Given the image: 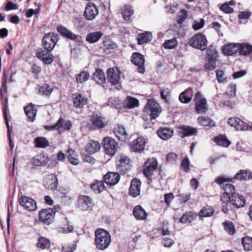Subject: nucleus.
<instances>
[{"instance_id": "nucleus-48", "label": "nucleus", "mask_w": 252, "mask_h": 252, "mask_svg": "<svg viewBox=\"0 0 252 252\" xmlns=\"http://www.w3.org/2000/svg\"><path fill=\"white\" fill-rule=\"evenodd\" d=\"M225 231L229 235H233L235 232V229L233 223L228 220H226L222 223Z\"/></svg>"}, {"instance_id": "nucleus-27", "label": "nucleus", "mask_w": 252, "mask_h": 252, "mask_svg": "<svg viewBox=\"0 0 252 252\" xmlns=\"http://www.w3.org/2000/svg\"><path fill=\"white\" fill-rule=\"evenodd\" d=\"M133 214L137 220H144L147 216L145 210L140 205H137L134 208Z\"/></svg>"}, {"instance_id": "nucleus-59", "label": "nucleus", "mask_w": 252, "mask_h": 252, "mask_svg": "<svg viewBox=\"0 0 252 252\" xmlns=\"http://www.w3.org/2000/svg\"><path fill=\"white\" fill-rule=\"evenodd\" d=\"M207 57L206 58L211 59L212 58L213 59H217L218 57V53L216 50V49L214 47H210L207 52Z\"/></svg>"}, {"instance_id": "nucleus-5", "label": "nucleus", "mask_w": 252, "mask_h": 252, "mask_svg": "<svg viewBox=\"0 0 252 252\" xmlns=\"http://www.w3.org/2000/svg\"><path fill=\"white\" fill-rule=\"evenodd\" d=\"M195 110L199 114L205 113L208 110L206 99L202 97V93L197 92L195 94Z\"/></svg>"}, {"instance_id": "nucleus-50", "label": "nucleus", "mask_w": 252, "mask_h": 252, "mask_svg": "<svg viewBox=\"0 0 252 252\" xmlns=\"http://www.w3.org/2000/svg\"><path fill=\"white\" fill-rule=\"evenodd\" d=\"M242 244L244 249L246 251L252 250V238L249 236L244 237L242 239Z\"/></svg>"}, {"instance_id": "nucleus-10", "label": "nucleus", "mask_w": 252, "mask_h": 252, "mask_svg": "<svg viewBox=\"0 0 252 252\" xmlns=\"http://www.w3.org/2000/svg\"><path fill=\"white\" fill-rule=\"evenodd\" d=\"M224 193L221 196V201L223 203H228L231 197L236 194L235 188L230 183H226L223 186Z\"/></svg>"}, {"instance_id": "nucleus-12", "label": "nucleus", "mask_w": 252, "mask_h": 252, "mask_svg": "<svg viewBox=\"0 0 252 252\" xmlns=\"http://www.w3.org/2000/svg\"><path fill=\"white\" fill-rule=\"evenodd\" d=\"M20 205L30 212L34 211L37 209L36 201L31 197L22 196L19 200Z\"/></svg>"}, {"instance_id": "nucleus-60", "label": "nucleus", "mask_w": 252, "mask_h": 252, "mask_svg": "<svg viewBox=\"0 0 252 252\" xmlns=\"http://www.w3.org/2000/svg\"><path fill=\"white\" fill-rule=\"evenodd\" d=\"M216 77L219 83H224L226 81V78L225 77L224 72L222 70L217 71Z\"/></svg>"}, {"instance_id": "nucleus-41", "label": "nucleus", "mask_w": 252, "mask_h": 252, "mask_svg": "<svg viewBox=\"0 0 252 252\" xmlns=\"http://www.w3.org/2000/svg\"><path fill=\"white\" fill-rule=\"evenodd\" d=\"M239 53L241 55L248 56L252 53V45L244 43L240 44Z\"/></svg>"}, {"instance_id": "nucleus-42", "label": "nucleus", "mask_w": 252, "mask_h": 252, "mask_svg": "<svg viewBox=\"0 0 252 252\" xmlns=\"http://www.w3.org/2000/svg\"><path fill=\"white\" fill-rule=\"evenodd\" d=\"M35 146L37 148H45L49 146V142L44 137H37L34 140Z\"/></svg>"}, {"instance_id": "nucleus-56", "label": "nucleus", "mask_w": 252, "mask_h": 252, "mask_svg": "<svg viewBox=\"0 0 252 252\" xmlns=\"http://www.w3.org/2000/svg\"><path fill=\"white\" fill-rule=\"evenodd\" d=\"M205 24V21L203 19L194 20L192 25V28L193 30L196 31L202 28Z\"/></svg>"}, {"instance_id": "nucleus-47", "label": "nucleus", "mask_w": 252, "mask_h": 252, "mask_svg": "<svg viewBox=\"0 0 252 252\" xmlns=\"http://www.w3.org/2000/svg\"><path fill=\"white\" fill-rule=\"evenodd\" d=\"M181 129L180 133L182 134V137L191 136L197 132L196 128L187 126H183Z\"/></svg>"}, {"instance_id": "nucleus-1", "label": "nucleus", "mask_w": 252, "mask_h": 252, "mask_svg": "<svg viewBox=\"0 0 252 252\" xmlns=\"http://www.w3.org/2000/svg\"><path fill=\"white\" fill-rule=\"evenodd\" d=\"M111 242L109 233L103 229H99L95 232V245L97 249L104 250L108 248Z\"/></svg>"}, {"instance_id": "nucleus-57", "label": "nucleus", "mask_w": 252, "mask_h": 252, "mask_svg": "<svg viewBox=\"0 0 252 252\" xmlns=\"http://www.w3.org/2000/svg\"><path fill=\"white\" fill-rule=\"evenodd\" d=\"M188 15V12L187 10L182 9L180 12V14L177 18V22L179 24H182L186 19Z\"/></svg>"}, {"instance_id": "nucleus-24", "label": "nucleus", "mask_w": 252, "mask_h": 252, "mask_svg": "<svg viewBox=\"0 0 252 252\" xmlns=\"http://www.w3.org/2000/svg\"><path fill=\"white\" fill-rule=\"evenodd\" d=\"M57 130L62 133L65 130H69L72 127V124L69 120H64L61 118L57 123Z\"/></svg>"}, {"instance_id": "nucleus-22", "label": "nucleus", "mask_w": 252, "mask_h": 252, "mask_svg": "<svg viewBox=\"0 0 252 252\" xmlns=\"http://www.w3.org/2000/svg\"><path fill=\"white\" fill-rule=\"evenodd\" d=\"M230 200L228 203H231L232 205L237 208L242 207L245 204V200L244 197L237 193L232 195Z\"/></svg>"}, {"instance_id": "nucleus-20", "label": "nucleus", "mask_w": 252, "mask_h": 252, "mask_svg": "<svg viewBox=\"0 0 252 252\" xmlns=\"http://www.w3.org/2000/svg\"><path fill=\"white\" fill-rule=\"evenodd\" d=\"M140 181L136 178L133 179L130 184L129 187V194L133 197L138 195L140 192Z\"/></svg>"}, {"instance_id": "nucleus-16", "label": "nucleus", "mask_w": 252, "mask_h": 252, "mask_svg": "<svg viewBox=\"0 0 252 252\" xmlns=\"http://www.w3.org/2000/svg\"><path fill=\"white\" fill-rule=\"evenodd\" d=\"M98 14V9L93 3H89L86 6L84 16L88 20L94 19Z\"/></svg>"}, {"instance_id": "nucleus-33", "label": "nucleus", "mask_w": 252, "mask_h": 252, "mask_svg": "<svg viewBox=\"0 0 252 252\" xmlns=\"http://www.w3.org/2000/svg\"><path fill=\"white\" fill-rule=\"evenodd\" d=\"M122 17L125 21H130L131 16L133 14V10L131 6L125 5L121 9Z\"/></svg>"}, {"instance_id": "nucleus-26", "label": "nucleus", "mask_w": 252, "mask_h": 252, "mask_svg": "<svg viewBox=\"0 0 252 252\" xmlns=\"http://www.w3.org/2000/svg\"><path fill=\"white\" fill-rule=\"evenodd\" d=\"M57 29L61 35L67 38H69L71 40H75L78 36V35L74 34L71 31L68 30L65 27L62 26H58Z\"/></svg>"}, {"instance_id": "nucleus-6", "label": "nucleus", "mask_w": 252, "mask_h": 252, "mask_svg": "<svg viewBox=\"0 0 252 252\" xmlns=\"http://www.w3.org/2000/svg\"><path fill=\"white\" fill-rule=\"evenodd\" d=\"M56 211L51 208L43 209L39 212V220L46 224H50L54 221Z\"/></svg>"}, {"instance_id": "nucleus-15", "label": "nucleus", "mask_w": 252, "mask_h": 252, "mask_svg": "<svg viewBox=\"0 0 252 252\" xmlns=\"http://www.w3.org/2000/svg\"><path fill=\"white\" fill-rule=\"evenodd\" d=\"M58 185V179L55 175H48L44 178L43 185L47 189L55 190L57 188Z\"/></svg>"}, {"instance_id": "nucleus-3", "label": "nucleus", "mask_w": 252, "mask_h": 252, "mask_svg": "<svg viewBox=\"0 0 252 252\" xmlns=\"http://www.w3.org/2000/svg\"><path fill=\"white\" fill-rule=\"evenodd\" d=\"M59 39L58 35L54 32L46 33L42 38V46L45 50L52 51L55 48Z\"/></svg>"}, {"instance_id": "nucleus-45", "label": "nucleus", "mask_w": 252, "mask_h": 252, "mask_svg": "<svg viewBox=\"0 0 252 252\" xmlns=\"http://www.w3.org/2000/svg\"><path fill=\"white\" fill-rule=\"evenodd\" d=\"M214 140L217 145L223 147H228L231 143L230 141L224 135L217 136L215 138Z\"/></svg>"}, {"instance_id": "nucleus-4", "label": "nucleus", "mask_w": 252, "mask_h": 252, "mask_svg": "<svg viewBox=\"0 0 252 252\" xmlns=\"http://www.w3.org/2000/svg\"><path fill=\"white\" fill-rule=\"evenodd\" d=\"M144 110L149 114L152 119H155L157 118L161 112L158 103L154 99H149L148 100Z\"/></svg>"}, {"instance_id": "nucleus-31", "label": "nucleus", "mask_w": 252, "mask_h": 252, "mask_svg": "<svg viewBox=\"0 0 252 252\" xmlns=\"http://www.w3.org/2000/svg\"><path fill=\"white\" fill-rule=\"evenodd\" d=\"M94 80L98 84H103L105 83L106 78L103 71L100 69H96L93 74Z\"/></svg>"}, {"instance_id": "nucleus-40", "label": "nucleus", "mask_w": 252, "mask_h": 252, "mask_svg": "<svg viewBox=\"0 0 252 252\" xmlns=\"http://www.w3.org/2000/svg\"><path fill=\"white\" fill-rule=\"evenodd\" d=\"M152 38V33L149 32L139 34L138 35V43L143 44L147 43L151 40Z\"/></svg>"}, {"instance_id": "nucleus-58", "label": "nucleus", "mask_w": 252, "mask_h": 252, "mask_svg": "<svg viewBox=\"0 0 252 252\" xmlns=\"http://www.w3.org/2000/svg\"><path fill=\"white\" fill-rule=\"evenodd\" d=\"M206 63L205 67L206 69L209 70H213L216 67V61L217 59H213L212 58H206Z\"/></svg>"}, {"instance_id": "nucleus-43", "label": "nucleus", "mask_w": 252, "mask_h": 252, "mask_svg": "<svg viewBox=\"0 0 252 252\" xmlns=\"http://www.w3.org/2000/svg\"><path fill=\"white\" fill-rule=\"evenodd\" d=\"M67 158L69 161L73 165H76L79 162L78 155L72 149H68Z\"/></svg>"}, {"instance_id": "nucleus-7", "label": "nucleus", "mask_w": 252, "mask_h": 252, "mask_svg": "<svg viewBox=\"0 0 252 252\" xmlns=\"http://www.w3.org/2000/svg\"><path fill=\"white\" fill-rule=\"evenodd\" d=\"M77 206L82 211H91L93 209L94 202L89 196L80 195L78 198Z\"/></svg>"}, {"instance_id": "nucleus-55", "label": "nucleus", "mask_w": 252, "mask_h": 252, "mask_svg": "<svg viewBox=\"0 0 252 252\" xmlns=\"http://www.w3.org/2000/svg\"><path fill=\"white\" fill-rule=\"evenodd\" d=\"M237 130H251V125L247 124L239 118Z\"/></svg>"}, {"instance_id": "nucleus-46", "label": "nucleus", "mask_w": 252, "mask_h": 252, "mask_svg": "<svg viewBox=\"0 0 252 252\" xmlns=\"http://www.w3.org/2000/svg\"><path fill=\"white\" fill-rule=\"evenodd\" d=\"M194 219V215L192 212H187L181 217L180 221L182 223H189L191 222Z\"/></svg>"}, {"instance_id": "nucleus-38", "label": "nucleus", "mask_w": 252, "mask_h": 252, "mask_svg": "<svg viewBox=\"0 0 252 252\" xmlns=\"http://www.w3.org/2000/svg\"><path fill=\"white\" fill-rule=\"evenodd\" d=\"M197 121L199 125L204 126H215L214 121L207 116H200L198 118Z\"/></svg>"}, {"instance_id": "nucleus-52", "label": "nucleus", "mask_w": 252, "mask_h": 252, "mask_svg": "<svg viewBox=\"0 0 252 252\" xmlns=\"http://www.w3.org/2000/svg\"><path fill=\"white\" fill-rule=\"evenodd\" d=\"M130 160L126 156H123L121 157L120 160L117 162V166L118 167L121 168V170H123V168L128 165L129 163Z\"/></svg>"}, {"instance_id": "nucleus-63", "label": "nucleus", "mask_w": 252, "mask_h": 252, "mask_svg": "<svg viewBox=\"0 0 252 252\" xmlns=\"http://www.w3.org/2000/svg\"><path fill=\"white\" fill-rule=\"evenodd\" d=\"M178 158V156L174 153H169L166 156V160L168 162L175 163L176 162Z\"/></svg>"}, {"instance_id": "nucleus-64", "label": "nucleus", "mask_w": 252, "mask_h": 252, "mask_svg": "<svg viewBox=\"0 0 252 252\" xmlns=\"http://www.w3.org/2000/svg\"><path fill=\"white\" fill-rule=\"evenodd\" d=\"M220 9L224 13L229 14L233 12V8L230 7L227 3H224L221 5Z\"/></svg>"}, {"instance_id": "nucleus-61", "label": "nucleus", "mask_w": 252, "mask_h": 252, "mask_svg": "<svg viewBox=\"0 0 252 252\" xmlns=\"http://www.w3.org/2000/svg\"><path fill=\"white\" fill-rule=\"evenodd\" d=\"M76 249V245L74 244H67L62 246V252H73Z\"/></svg>"}, {"instance_id": "nucleus-28", "label": "nucleus", "mask_w": 252, "mask_h": 252, "mask_svg": "<svg viewBox=\"0 0 252 252\" xmlns=\"http://www.w3.org/2000/svg\"><path fill=\"white\" fill-rule=\"evenodd\" d=\"M114 132L119 140L124 141L126 139L128 135L123 126L118 125L115 128Z\"/></svg>"}, {"instance_id": "nucleus-51", "label": "nucleus", "mask_w": 252, "mask_h": 252, "mask_svg": "<svg viewBox=\"0 0 252 252\" xmlns=\"http://www.w3.org/2000/svg\"><path fill=\"white\" fill-rule=\"evenodd\" d=\"M178 45V41L176 38H173L171 39L166 40L163 44V46L165 49H173Z\"/></svg>"}, {"instance_id": "nucleus-9", "label": "nucleus", "mask_w": 252, "mask_h": 252, "mask_svg": "<svg viewBox=\"0 0 252 252\" xmlns=\"http://www.w3.org/2000/svg\"><path fill=\"white\" fill-rule=\"evenodd\" d=\"M158 167V161L156 158L148 159L144 164L143 173L147 178H150L154 171Z\"/></svg>"}, {"instance_id": "nucleus-53", "label": "nucleus", "mask_w": 252, "mask_h": 252, "mask_svg": "<svg viewBox=\"0 0 252 252\" xmlns=\"http://www.w3.org/2000/svg\"><path fill=\"white\" fill-rule=\"evenodd\" d=\"M214 210L211 207H204L199 212V216L200 217H208L213 215Z\"/></svg>"}, {"instance_id": "nucleus-54", "label": "nucleus", "mask_w": 252, "mask_h": 252, "mask_svg": "<svg viewBox=\"0 0 252 252\" xmlns=\"http://www.w3.org/2000/svg\"><path fill=\"white\" fill-rule=\"evenodd\" d=\"M90 75L88 71H83L78 74L76 78L77 82L79 83H82L89 78Z\"/></svg>"}, {"instance_id": "nucleus-36", "label": "nucleus", "mask_w": 252, "mask_h": 252, "mask_svg": "<svg viewBox=\"0 0 252 252\" xmlns=\"http://www.w3.org/2000/svg\"><path fill=\"white\" fill-rule=\"evenodd\" d=\"M91 188L96 193H100L105 189V187L102 181H95L91 184Z\"/></svg>"}, {"instance_id": "nucleus-19", "label": "nucleus", "mask_w": 252, "mask_h": 252, "mask_svg": "<svg viewBox=\"0 0 252 252\" xmlns=\"http://www.w3.org/2000/svg\"><path fill=\"white\" fill-rule=\"evenodd\" d=\"M120 175L118 173L109 172L104 176V181L110 186H114L120 180Z\"/></svg>"}, {"instance_id": "nucleus-2", "label": "nucleus", "mask_w": 252, "mask_h": 252, "mask_svg": "<svg viewBox=\"0 0 252 252\" xmlns=\"http://www.w3.org/2000/svg\"><path fill=\"white\" fill-rule=\"evenodd\" d=\"M188 44L189 46L200 49L204 50L207 47V40L205 36L200 33H198L194 35L189 40Z\"/></svg>"}, {"instance_id": "nucleus-30", "label": "nucleus", "mask_w": 252, "mask_h": 252, "mask_svg": "<svg viewBox=\"0 0 252 252\" xmlns=\"http://www.w3.org/2000/svg\"><path fill=\"white\" fill-rule=\"evenodd\" d=\"M100 146L98 142L91 140L86 146V151L90 154H93L97 152Z\"/></svg>"}, {"instance_id": "nucleus-11", "label": "nucleus", "mask_w": 252, "mask_h": 252, "mask_svg": "<svg viewBox=\"0 0 252 252\" xmlns=\"http://www.w3.org/2000/svg\"><path fill=\"white\" fill-rule=\"evenodd\" d=\"M51 52L40 49L36 52L35 55L44 64H51L53 62V55L50 53Z\"/></svg>"}, {"instance_id": "nucleus-49", "label": "nucleus", "mask_w": 252, "mask_h": 252, "mask_svg": "<svg viewBox=\"0 0 252 252\" xmlns=\"http://www.w3.org/2000/svg\"><path fill=\"white\" fill-rule=\"evenodd\" d=\"M37 246L42 250L49 249L50 247V241L47 238L41 237L38 239Z\"/></svg>"}, {"instance_id": "nucleus-17", "label": "nucleus", "mask_w": 252, "mask_h": 252, "mask_svg": "<svg viewBox=\"0 0 252 252\" xmlns=\"http://www.w3.org/2000/svg\"><path fill=\"white\" fill-rule=\"evenodd\" d=\"M90 120L93 125L97 128H103L107 124L105 118L97 114H93L91 116Z\"/></svg>"}, {"instance_id": "nucleus-18", "label": "nucleus", "mask_w": 252, "mask_h": 252, "mask_svg": "<svg viewBox=\"0 0 252 252\" xmlns=\"http://www.w3.org/2000/svg\"><path fill=\"white\" fill-rule=\"evenodd\" d=\"M240 47L239 43H228L223 46L222 53L225 55H232L239 51Z\"/></svg>"}, {"instance_id": "nucleus-37", "label": "nucleus", "mask_w": 252, "mask_h": 252, "mask_svg": "<svg viewBox=\"0 0 252 252\" xmlns=\"http://www.w3.org/2000/svg\"><path fill=\"white\" fill-rule=\"evenodd\" d=\"M47 158L43 154L36 155L32 158V161L35 166H42L47 162Z\"/></svg>"}, {"instance_id": "nucleus-21", "label": "nucleus", "mask_w": 252, "mask_h": 252, "mask_svg": "<svg viewBox=\"0 0 252 252\" xmlns=\"http://www.w3.org/2000/svg\"><path fill=\"white\" fill-rule=\"evenodd\" d=\"M145 146V140L142 137H138L132 142L130 148L133 152H141L144 150Z\"/></svg>"}, {"instance_id": "nucleus-29", "label": "nucleus", "mask_w": 252, "mask_h": 252, "mask_svg": "<svg viewBox=\"0 0 252 252\" xmlns=\"http://www.w3.org/2000/svg\"><path fill=\"white\" fill-rule=\"evenodd\" d=\"M24 110L26 115L28 118V120L31 122H33L37 113V110L34 108L33 105L31 103L28 106L25 107Z\"/></svg>"}, {"instance_id": "nucleus-23", "label": "nucleus", "mask_w": 252, "mask_h": 252, "mask_svg": "<svg viewBox=\"0 0 252 252\" xmlns=\"http://www.w3.org/2000/svg\"><path fill=\"white\" fill-rule=\"evenodd\" d=\"M173 130L169 127H161L157 131L158 136L162 140H167L170 139L173 135Z\"/></svg>"}, {"instance_id": "nucleus-39", "label": "nucleus", "mask_w": 252, "mask_h": 252, "mask_svg": "<svg viewBox=\"0 0 252 252\" xmlns=\"http://www.w3.org/2000/svg\"><path fill=\"white\" fill-rule=\"evenodd\" d=\"M88 99L82 96L80 94H78L73 99L74 106L76 108H81L87 103Z\"/></svg>"}, {"instance_id": "nucleus-62", "label": "nucleus", "mask_w": 252, "mask_h": 252, "mask_svg": "<svg viewBox=\"0 0 252 252\" xmlns=\"http://www.w3.org/2000/svg\"><path fill=\"white\" fill-rule=\"evenodd\" d=\"M236 91V85L234 83H231L228 86L226 93L228 95L231 96L235 94Z\"/></svg>"}, {"instance_id": "nucleus-44", "label": "nucleus", "mask_w": 252, "mask_h": 252, "mask_svg": "<svg viewBox=\"0 0 252 252\" xmlns=\"http://www.w3.org/2000/svg\"><path fill=\"white\" fill-rule=\"evenodd\" d=\"M125 105L128 108H133L139 105V101L134 97L128 96L125 100Z\"/></svg>"}, {"instance_id": "nucleus-8", "label": "nucleus", "mask_w": 252, "mask_h": 252, "mask_svg": "<svg viewBox=\"0 0 252 252\" xmlns=\"http://www.w3.org/2000/svg\"><path fill=\"white\" fill-rule=\"evenodd\" d=\"M117 142L111 137H105L103 139V147L107 155L114 156L118 148Z\"/></svg>"}, {"instance_id": "nucleus-14", "label": "nucleus", "mask_w": 252, "mask_h": 252, "mask_svg": "<svg viewBox=\"0 0 252 252\" xmlns=\"http://www.w3.org/2000/svg\"><path fill=\"white\" fill-rule=\"evenodd\" d=\"M107 79L112 85H117L120 82L121 72L117 67L110 68L107 70Z\"/></svg>"}, {"instance_id": "nucleus-13", "label": "nucleus", "mask_w": 252, "mask_h": 252, "mask_svg": "<svg viewBox=\"0 0 252 252\" xmlns=\"http://www.w3.org/2000/svg\"><path fill=\"white\" fill-rule=\"evenodd\" d=\"M131 61L133 64L138 66V71L140 73H144L145 72V68L144 64L145 63V59L144 56L138 53H133Z\"/></svg>"}, {"instance_id": "nucleus-34", "label": "nucleus", "mask_w": 252, "mask_h": 252, "mask_svg": "<svg viewBox=\"0 0 252 252\" xmlns=\"http://www.w3.org/2000/svg\"><path fill=\"white\" fill-rule=\"evenodd\" d=\"M234 178L241 180L251 179H252V172L249 170H241L235 175Z\"/></svg>"}, {"instance_id": "nucleus-25", "label": "nucleus", "mask_w": 252, "mask_h": 252, "mask_svg": "<svg viewBox=\"0 0 252 252\" xmlns=\"http://www.w3.org/2000/svg\"><path fill=\"white\" fill-rule=\"evenodd\" d=\"M192 96L193 90L191 88H189L180 94L179 99L182 103H188L191 100Z\"/></svg>"}, {"instance_id": "nucleus-35", "label": "nucleus", "mask_w": 252, "mask_h": 252, "mask_svg": "<svg viewBox=\"0 0 252 252\" xmlns=\"http://www.w3.org/2000/svg\"><path fill=\"white\" fill-rule=\"evenodd\" d=\"M53 87L47 84H44L42 85L38 86V91L39 93L45 96H49L51 94L53 91Z\"/></svg>"}, {"instance_id": "nucleus-32", "label": "nucleus", "mask_w": 252, "mask_h": 252, "mask_svg": "<svg viewBox=\"0 0 252 252\" xmlns=\"http://www.w3.org/2000/svg\"><path fill=\"white\" fill-rule=\"evenodd\" d=\"M102 35L103 33L101 32H91L87 35L86 40L90 43H94L98 41Z\"/></svg>"}]
</instances>
